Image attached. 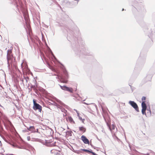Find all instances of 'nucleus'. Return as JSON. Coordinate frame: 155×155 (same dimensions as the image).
<instances>
[{
	"label": "nucleus",
	"mask_w": 155,
	"mask_h": 155,
	"mask_svg": "<svg viewBox=\"0 0 155 155\" xmlns=\"http://www.w3.org/2000/svg\"><path fill=\"white\" fill-rule=\"evenodd\" d=\"M146 98L145 97L143 96L142 98V100L143 101L141 104L142 105V113L143 115H146V110L147 109V105L145 104V101H144L146 100Z\"/></svg>",
	"instance_id": "f257e3e1"
},
{
	"label": "nucleus",
	"mask_w": 155,
	"mask_h": 155,
	"mask_svg": "<svg viewBox=\"0 0 155 155\" xmlns=\"http://www.w3.org/2000/svg\"><path fill=\"white\" fill-rule=\"evenodd\" d=\"M33 102L34 105L33 108L34 110H38L39 112H41L42 110V107L39 104L36 103V101L35 99H33Z\"/></svg>",
	"instance_id": "f03ea898"
},
{
	"label": "nucleus",
	"mask_w": 155,
	"mask_h": 155,
	"mask_svg": "<svg viewBox=\"0 0 155 155\" xmlns=\"http://www.w3.org/2000/svg\"><path fill=\"white\" fill-rule=\"evenodd\" d=\"M107 125L108 127L110 130L111 132V133L112 134H114V135H115V133H114L113 130H114L116 127V126L115 124H112L111 126L110 125V122H107Z\"/></svg>",
	"instance_id": "7ed1b4c3"
},
{
	"label": "nucleus",
	"mask_w": 155,
	"mask_h": 155,
	"mask_svg": "<svg viewBox=\"0 0 155 155\" xmlns=\"http://www.w3.org/2000/svg\"><path fill=\"white\" fill-rule=\"evenodd\" d=\"M129 104L136 110L137 111L139 112V110L137 104L134 101H130Z\"/></svg>",
	"instance_id": "20e7f679"
},
{
	"label": "nucleus",
	"mask_w": 155,
	"mask_h": 155,
	"mask_svg": "<svg viewBox=\"0 0 155 155\" xmlns=\"http://www.w3.org/2000/svg\"><path fill=\"white\" fill-rule=\"evenodd\" d=\"M81 139L84 143L89 144V141L85 136L84 135L82 136L81 137Z\"/></svg>",
	"instance_id": "39448f33"
},
{
	"label": "nucleus",
	"mask_w": 155,
	"mask_h": 155,
	"mask_svg": "<svg viewBox=\"0 0 155 155\" xmlns=\"http://www.w3.org/2000/svg\"><path fill=\"white\" fill-rule=\"evenodd\" d=\"M51 152L52 153L55 155H60V154L59 152L60 151L59 150H58L56 149H53L51 150Z\"/></svg>",
	"instance_id": "423d86ee"
},
{
	"label": "nucleus",
	"mask_w": 155,
	"mask_h": 155,
	"mask_svg": "<svg viewBox=\"0 0 155 155\" xmlns=\"http://www.w3.org/2000/svg\"><path fill=\"white\" fill-rule=\"evenodd\" d=\"M7 58L8 62L11 63L12 60L13 59L12 54L7 55Z\"/></svg>",
	"instance_id": "0eeeda50"
},
{
	"label": "nucleus",
	"mask_w": 155,
	"mask_h": 155,
	"mask_svg": "<svg viewBox=\"0 0 155 155\" xmlns=\"http://www.w3.org/2000/svg\"><path fill=\"white\" fill-rule=\"evenodd\" d=\"M67 121H68L70 123L72 124H75V122L74 121L73 119L71 116H68V118L67 119Z\"/></svg>",
	"instance_id": "6e6552de"
},
{
	"label": "nucleus",
	"mask_w": 155,
	"mask_h": 155,
	"mask_svg": "<svg viewBox=\"0 0 155 155\" xmlns=\"http://www.w3.org/2000/svg\"><path fill=\"white\" fill-rule=\"evenodd\" d=\"M79 130L82 133H84L86 131V129L84 127H79Z\"/></svg>",
	"instance_id": "1a4fd4ad"
},
{
	"label": "nucleus",
	"mask_w": 155,
	"mask_h": 155,
	"mask_svg": "<svg viewBox=\"0 0 155 155\" xmlns=\"http://www.w3.org/2000/svg\"><path fill=\"white\" fill-rule=\"evenodd\" d=\"M27 129L32 132H35V128L34 126L30 127L29 128H28Z\"/></svg>",
	"instance_id": "9d476101"
},
{
	"label": "nucleus",
	"mask_w": 155,
	"mask_h": 155,
	"mask_svg": "<svg viewBox=\"0 0 155 155\" xmlns=\"http://www.w3.org/2000/svg\"><path fill=\"white\" fill-rule=\"evenodd\" d=\"M82 150L85 152H87L88 153H92L93 155H97L95 153L92 152L91 151H90L86 149H83Z\"/></svg>",
	"instance_id": "9b49d317"
},
{
	"label": "nucleus",
	"mask_w": 155,
	"mask_h": 155,
	"mask_svg": "<svg viewBox=\"0 0 155 155\" xmlns=\"http://www.w3.org/2000/svg\"><path fill=\"white\" fill-rule=\"evenodd\" d=\"M21 67L22 70H24L25 69L27 68V66L25 64H23L22 63L21 64Z\"/></svg>",
	"instance_id": "f8f14e48"
},
{
	"label": "nucleus",
	"mask_w": 155,
	"mask_h": 155,
	"mask_svg": "<svg viewBox=\"0 0 155 155\" xmlns=\"http://www.w3.org/2000/svg\"><path fill=\"white\" fill-rule=\"evenodd\" d=\"M67 91H68L72 93L73 92V90L72 88L68 87Z\"/></svg>",
	"instance_id": "ddd939ff"
},
{
	"label": "nucleus",
	"mask_w": 155,
	"mask_h": 155,
	"mask_svg": "<svg viewBox=\"0 0 155 155\" xmlns=\"http://www.w3.org/2000/svg\"><path fill=\"white\" fill-rule=\"evenodd\" d=\"M60 86L61 89H62L63 90H65V91H67V88L68 87L65 86H61V85Z\"/></svg>",
	"instance_id": "4468645a"
},
{
	"label": "nucleus",
	"mask_w": 155,
	"mask_h": 155,
	"mask_svg": "<svg viewBox=\"0 0 155 155\" xmlns=\"http://www.w3.org/2000/svg\"><path fill=\"white\" fill-rule=\"evenodd\" d=\"M12 49L8 50L7 55L12 54Z\"/></svg>",
	"instance_id": "2eb2a0df"
},
{
	"label": "nucleus",
	"mask_w": 155,
	"mask_h": 155,
	"mask_svg": "<svg viewBox=\"0 0 155 155\" xmlns=\"http://www.w3.org/2000/svg\"><path fill=\"white\" fill-rule=\"evenodd\" d=\"M55 143H50L48 144V146H49L50 147H53V146H55L54 145V144Z\"/></svg>",
	"instance_id": "dca6fc26"
},
{
	"label": "nucleus",
	"mask_w": 155,
	"mask_h": 155,
	"mask_svg": "<svg viewBox=\"0 0 155 155\" xmlns=\"http://www.w3.org/2000/svg\"><path fill=\"white\" fill-rule=\"evenodd\" d=\"M79 119L80 120H81L82 121V122L83 123H84V120H85V119H82V118H81V117H79Z\"/></svg>",
	"instance_id": "f3484780"
},
{
	"label": "nucleus",
	"mask_w": 155,
	"mask_h": 155,
	"mask_svg": "<svg viewBox=\"0 0 155 155\" xmlns=\"http://www.w3.org/2000/svg\"><path fill=\"white\" fill-rule=\"evenodd\" d=\"M27 139L28 140V141H30V140H31V137H30V136H28L27 137Z\"/></svg>",
	"instance_id": "a211bd4d"
},
{
	"label": "nucleus",
	"mask_w": 155,
	"mask_h": 155,
	"mask_svg": "<svg viewBox=\"0 0 155 155\" xmlns=\"http://www.w3.org/2000/svg\"><path fill=\"white\" fill-rule=\"evenodd\" d=\"M147 110H149V112H150V114H151V111L150 110V109H149V110L148 109H147Z\"/></svg>",
	"instance_id": "6ab92c4d"
},
{
	"label": "nucleus",
	"mask_w": 155,
	"mask_h": 155,
	"mask_svg": "<svg viewBox=\"0 0 155 155\" xmlns=\"http://www.w3.org/2000/svg\"><path fill=\"white\" fill-rule=\"evenodd\" d=\"M124 9H123L122 11H124Z\"/></svg>",
	"instance_id": "aec40b11"
},
{
	"label": "nucleus",
	"mask_w": 155,
	"mask_h": 155,
	"mask_svg": "<svg viewBox=\"0 0 155 155\" xmlns=\"http://www.w3.org/2000/svg\"><path fill=\"white\" fill-rule=\"evenodd\" d=\"M102 110H103V109L102 107Z\"/></svg>",
	"instance_id": "412c9836"
}]
</instances>
